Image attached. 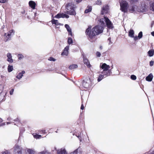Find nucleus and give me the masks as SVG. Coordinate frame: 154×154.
Returning a JSON list of instances; mask_svg holds the SVG:
<instances>
[{
    "label": "nucleus",
    "instance_id": "nucleus-51",
    "mask_svg": "<svg viewBox=\"0 0 154 154\" xmlns=\"http://www.w3.org/2000/svg\"><path fill=\"white\" fill-rule=\"evenodd\" d=\"M5 125V122H4V123H2L1 124H0V126H2L4 125Z\"/></svg>",
    "mask_w": 154,
    "mask_h": 154
},
{
    "label": "nucleus",
    "instance_id": "nucleus-58",
    "mask_svg": "<svg viewBox=\"0 0 154 154\" xmlns=\"http://www.w3.org/2000/svg\"><path fill=\"white\" fill-rule=\"evenodd\" d=\"M150 154H154V150L153 151V152H152V153Z\"/></svg>",
    "mask_w": 154,
    "mask_h": 154
},
{
    "label": "nucleus",
    "instance_id": "nucleus-42",
    "mask_svg": "<svg viewBox=\"0 0 154 154\" xmlns=\"http://www.w3.org/2000/svg\"><path fill=\"white\" fill-rule=\"evenodd\" d=\"M2 154H11V153L9 152H8V151H6L5 152H3Z\"/></svg>",
    "mask_w": 154,
    "mask_h": 154
},
{
    "label": "nucleus",
    "instance_id": "nucleus-3",
    "mask_svg": "<svg viewBox=\"0 0 154 154\" xmlns=\"http://www.w3.org/2000/svg\"><path fill=\"white\" fill-rule=\"evenodd\" d=\"M99 21L100 24L101 25V26H103L105 25L104 22H105L108 28L110 29L113 27V25L111 22L108 18L105 17H104V18L100 19Z\"/></svg>",
    "mask_w": 154,
    "mask_h": 154
},
{
    "label": "nucleus",
    "instance_id": "nucleus-30",
    "mask_svg": "<svg viewBox=\"0 0 154 154\" xmlns=\"http://www.w3.org/2000/svg\"><path fill=\"white\" fill-rule=\"evenodd\" d=\"M65 27L66 28L68 32L71 30V29L70 27L69 26L68 24H65Z\"/></svg>",
    "mask_w": 154,
    "mask_h": 154
},
{
    "label": "nucleus",
    "instance_id": "nucleus-41",
    "mask_svg": "<svg viewBox=\"0 0 154 154\" xmlns=\"http://www.w3.org/2000/svg\"><path fill=\"white\" fill-rule=\"evenodd\" d=\"M154 64V61L151 60L149 62V65L150 66H153Z\"/></svg>",
    "mask_w": 154,
    "mask_h": 154
},
{
    "label": "nucleus",
    "instance_id": "nucleus-45",
    "mask_svg": "<svg viewBox=\"0 0 154 154\" xmlns=\"http://www.w3.org/2000/svg\"><path fill=\"white\" fill-rule=\"evenodd\" d=\"M132 2H137L138 1V0H130Z\"/></svg>",
    "mask_w": 154,
    "mask_h": 154
},
{
    "label": "nucleus",
    "instance_id": "nucleus-33",
    "mask_svg": "<svg viewBox=\"0 0 154 154\" xmlns=\"http://www.w3.org/2000/svg\"><path fill=\"white\" fill-rule=\"evenodd\" d=\"M33 136L35 138L37 139L40 138L42 137V136L40 135L36 134L34 135Z\"/></svg>",
    "mask_w": 154,
    "mask_h": 154
},
{
    "label": "nucleus",
    "instance_id": "nucleus-15",
    "mask_svg": "<svg viewBox=\"0 0 154 154\" xmlns=\"http://www.w3.org/2000/svg\"><path fill=\"white\" fill-rule=\"evenodd\" d=\"M29 6L33 9L35 8L36 4L35 2L32 1H30L29 2Z\"/></svg>",
    "mask_w": 154,
    "mask_h": 154
},
{
    "label": "nucleus",
    "instance_id": "nucleus-21",
    "mask_svg": "<svg viewBox=\"0 0 154 154\" xmlns=\"http://www.w3.org/2000/svg\"><path fill=\"white\" fill-rule=\"evenodd\" d=\"M25 73V72L24 71H22L21 72L19 73L16 76V78L18 79H21L23 76V75Z\"/></svg>",
    "mask_w": 154,
    "mask_h": 154
},
{
    "label": "nucleus",
    "instance_id": "nucleus-13",
    "mask_svg": "<svg viewBox=\"0 0 154 154\" xmlns=\"http://www.w3.org/2000/svg\"><path fill=\"white\" fill-rule=\"evenodd\" d=\"M26 154H35V151L32 149L26 148L25 150Z\"/></svg>",
    "mask_w": 154,
    "mask_h": 154
},
{
    "label": "nucleus",
    "instance_id": "nucleus-52",
    "mask_svg": "<svg viewBox=\"0 0 154 154\" xmlns=\"http://www.w3.org/2000/svg\"><path fill=\"white\" fill-rule=\"evenodd\" d=\"M151 34L153 36H154V31L151 32Z\"/></svg>",
    "mask_w": 154,
    "mask_h": 154
},
{
    "label": "nucleus",
    "instance_id": "nucleus-16",
    "mask_svg": "<svg viewBox=\"0 0 154 154\" xmlns=\"http://www.w3.org/2000/svg\"><path fill=\"white\" fill-rule=\"evenodd\" d=\"M138 11L141 12H146L147 11V8L146 6L144 5L143 6H142Z\"/></svg>",
    "mask_w": 154,
    "mask_h": 154
},
{
    "label": "nucleus",
    "instance_id": "nucleus-1",
    "mask_svg": "<svg viewBox=\"0 0 154 154\" xmlns=\"http://www.w3.org/2000/svg\"><path fill=\"white\" fill-rule=\"evenodd\" d=\"M103 27L100 25L96 26L93 27L91 30L88 28L86 31V34L88 35L89 40L93 42L96 39L95 36L103 32Z\"/></svg>",
    "mask_w": 154,
    "mask_h": 154
},
{
    "label": "nucleus",
    "instance_id": "nucleus-23",
    "mask_svg": "<svg viewBox=\"0 0 154 154\" xmlns=\"http://www.w3.org/2000/svg\"><path fill=\"white\" fill-rule=\"evenodd\" d=\"M92 7L91 6H88L86 9L85 11V13H87L91 11L92 10Z\"/></svg>",
    "mask_w": 154,
    "mask_h": 154
},
{
    "label": "nucleus",
    "instance_id": "nucleus-6",
    "mask_svg": "<svg viewBox=\"0 0 154 154\" xmlns=\"http://www.w3.org/2000/svg\"><path fill=\"white\" fill-rule=\"evenodd\" d=\"M92 83H91L90 79H87L84 80L82 82V85L83 87L86 89L90 88L91 86Z\"/></svg>",
    "mask_w": 154,
    "mask_h": 154
},
{
    "label": "nucleus",
    "instance_id": "nucleus-10",
    "mask_svg": "<svg viewBox=\"0 0 154 154\" xmlns=\"http://www.w3.org/2000/svg\"><path fill=\"white\" fill-rule=\"evenodd\" d=\"M134 31L132 29H131L128 33V36L131 38H133L134 41H136L138 39V37L134 35Z\"/></svg>",
    "mask_w": 154,
    "mask_h": 154
},
{
    "label": "nucleus",
    "instance_id": "nucleus-31",
    "mask_svg": "<svg viewBox=\"0 0 154 154\" xmlns=\"http://www.w3.org/2000/svg\"><path fill=\"white\" fill-rule=\"evenodd\" d=\"M143 36V33L141 31L138 34V35L137 37H138V39H140Z\"/></svg>",
    "mask_w": 154,
    "mask_h": 154
},
{
    "label": "nucleus",
    "instance_id": "nucleus-36",
    "mask_svg": "<svg viewBox=\"0 0 154 154\" xmlns=\"http://www.w3.org/2000/svg\"><path fill=\"white\" fill-rule=\"evenodd\" d=\"M18 59L20 60H21L23 58V56L21 54H18Z\"/></svg>",
    "mask_w": 154,
    "mask_h": 154
},
{
    "label": "nucleus",
    "instance_id": "nucleus-61",
    "mask_svg": "<svg viewBox=\"0 0 154 154\" xmlns=\"http://www.w3.org/2000/svg\"><path fill=\"white\" fill-rule=\"evenodd\" d=\"M112 68H113V67L112 66Z\"/></svg>",
    "mask_w": 154,
    "mask_h": 154
},
{
    "label": "nucleus",
    "instance_id": "nucleus-54",
    "mask_svg": "<svg viewBox=\"0 0 154 154\" xmlns=\"http://www.w3.org/2000/svg\"><path fill=\"white\" fill-rule=\"evenodd\" d=\"M11 122H6L7 125H8V124H11Z\"/></svg>",
    "mask_w": 154,
    "mask_h": 154
},
{
    "label": "nucleus",
    "instance_id": "nucleus-29",
    "mask_svg": "<svg viewBox=\"0 0 154 154\" xmlns=\"http://www.w3.org/2000/svg\"><path fill=\"white\" fill-rule=\"evenodd\" d=\"M8 71L11 72L13 70V66H12L9 65L8 68Z\"/></svg>",
    "mask_w": 154,
    "mask_h": 154
},
{
    "label": "nucleus",
    "instance_id": "nucleus-18",
    "mask_svg": "<svg viewBox=\"0 0 154 154\" xmlns=\"http://www.w3.org/2000/svg\"><path fill=\"white\" fill-rule=\"evenodd\" d=\"M153 78V76L152 74L150 73L146 77V79L147 81L151 82L152 81Z\"/></svg>",
    "mask_w": 154,
    "mask_h": 154
},
{
    "label": "nucleus",
    "instance_id": "nucleus-7",
    "mask_svg": "<svg viewBox=\"0 0 154 154\" xmlns=\"http://www.w3.org/2000/svg\"><path fill=\"white\" fill-rule=\"evenodd\" d=\"M14 154H22V148L18 145H16L14 147Z\"/></svg>",
    "mask_w": 154,
    "mask_h": 154
},
{
    "label": "nucleus",
    "instance_id": "nucleus-39",
    "mask_svg": "<svg viewBox=\"0 0 154 154\" xmlns=\"http://www.w3.org/2000/svg\"><path fill=\"white\" fill-rule=\"evenodd\" d=\"M96 55L97 57H100L101 56V54L100 52H97L96 53Z\"/></svg>",
    "mask_w": 154,
    "mask_h": 154
},
{
    "label": "nucleus",
    "instance_id": "nucleus-4",
    "mask_svg": "<svg viewBox=\"0 0 154 154\" xmlns=\"http://www.w3.org/2000/svg\"><path fill=\"white\" fill-rule=\"evenodd\" d=\"M66 9L67 11L65 13L70 15H75L76 12L74 9L73 5L72 3H68L66 6Z\"/></svg>",
    "mask_w": 154,
    "mask_h": 154
},
{
    "label": "nucleus",
    "instance_id": "nucleus-27",
    "mask_svg": "<svg viewBox=\"0 0 154 154\" xmlns=\"http://www.w3.org/2000/svg\"><path fill=\"white\" fill-rule=\"evenodd\" d=\"M61 18H68L69 17V16L68 15L63 13H61Z\"/></svg>",
    "mask_w": 154,
    "mask_h": 154
},
{
    "label": "nucleus",
    "instance_id": "nucleus-20",
    "mask_svg": "<svg viewBox=\"0 0 154 154\" xmlns=\"http://www.w3.org/2000/svg\"><path fill=\"white\" fill-rule=\"evenodd\" d=\"M149 5L150 10L154 11V2H149Z\"/></svg>",
    "mask_w": 154,
    "mask_h": 154
},
{
    "label": "nucleus",
    "instance_id": "nucleus-48",
    "mask_svg": "<svg viewBox=\"0 0 154 154\" xmlns=\"http://www.w3.org/2000/svg\"><path fill=\"white\" fill-rule=\"evenodd\" d=\"M68 32L69 33V35H70L71 36H72V30H71V31Z\"/></svg>",
    "mask_w": 154,
    "mask_h": 154
},
{
    "label": "nucleus",
    "instance_id": "nucleus-43",
    "mask_svg": "<svg viewBox=\"0 0 154 154\" xmlns=\"http://www.w3.org/2000/svg\"><path fill=\"white\" fill-rule=\"evenodd\" d=\"M48 60L50 61H55V59H54L52 57H50V58Z\"/></svg>",
    "mask_w": 154,
    "mask_h": 154
},
{
    "label": "nucleus",
    "instance_id": "nucleus-34",
    "mask_svg": "<svg viewBox=\"0 0 154 154\" xmlns=\"http://www.w3.org/2000/svg\"><path fill=\"white\" fill-rule=\"evenodd\" d=\"M54 17L56 18H61V13L58 14L55 16Z\"/></svg>",
    "mask_w": 154,
    "mask_h": 154
},
{
    "label": "nucleus",
    "instance_id": "nucleus-24",
    "mask_svg": "<svg viewBox=\"0 0 154 154\" xmlns=\"http://www.w3.org/2000/svg\"><path fill=\"white\" fill-rule=\"evenodd\" d=\"M106 75H105L104 74H101V75H100L98 79H97V81L98 82H100V81L101 80H102V79L104 78H105L106 77Z\"/></svg>",
    "mask_w": 154,
    "mask_h": 154
},
{
    "label": "nucleus",
    "instance_id": "nucleus-37",
    "mask_svg": "<svg viewBox=\"0 0 154 154\" xmlns=\"http://www.w3.org/2000/svg\"><path fill=\"white\" fill-rule=\"evenodd\" d=\"M131 78L132 80H135L136 79L137 77L135 75H131Z\"/></svg>",
    "mask_w": 154,
    "mask_h": 154
},
{
    "label": "nucleus",
    "instance_id": "nucleus-35",
    "mask_svg": "<svg viewBox=\"0 0 154 154\" xmlns=\"http://www.w3.org/2000/svg\"><path fill=\"white\" fill-rule=\"evenodd\" d=\"M102 4V2L100 0H97L95 2V4L98 5H100Z\"/></svg>",
    "mask_w": 154,
    "mask_h": 154
},
{
    "label": "nucleus",
    "instance_id": "nucleus-26",
    "mask_svg": "<svg viewBox=\"0 0 154 154\" xmlns=\"http://www.w3.org/2000/svg\"><path fill=\"white\" fill-rule=\"evenodd\" d=\"M136 7V6L131 7L129 8V10L132 13L135 11Z\"/></svg>",
    "mask_w": 154,
    "mask_h": 154
},
{
    "label": "nucleus",
    "instance_id": "nucleus-19",
    "mask_svg": "<svg viewBox=\"0 0 154 154\" xmlns=\"http://www.w3.org/2000/svg\"><path fill=\"white\" fill-rule=\"evenodd\" d=\"M51 23L52 24H54L56 26L61 25V24L59 23L57 20L53 19L51 20Z\"/></svg>",
    "mask_w": 154,
    "mask_h": 154
},
{
    "label": "nucleus",
    "instance_id": "nucleus-38",
    "mask_svg": "<svg viewBox=\"0 0 154 154\" xmlns=\"http://www.w3.org/2000/svg\"><path fill=\"white\" fill-rule=\"evenodd\" d=\"M79 149H78L75 150L73 152H72L70 153V154H77L78 150Z\"/></svg>",
    "mask_w": 154,
    "mask_h": 154
},
{
    "label": "nucleus",
    "instance_id": "nucleus-57",
    "mask_svg": "<svg viewBox=\"0 0 154 154\" xmlns=\"http://www.w3.org/2000/svg\"><path fill=\"white\" fill-rule=\"evenodd\" d=\"M100 49H102V46H100Z\"/></svg>",
    "mask_w": 154,
    "mask_h": 154
},
{
    "label": "nucleus",
    "instance_id": "nucleus-5",
    "mask_svg": "<svg viewBox=\"0 0 154 154\" xmlns=\"http://www.w3.org/2000/svg\"><path fill=\"white\" fill-rule=\"evenodd\" d=\"M120 9L121 10L124 12H126L128 11V5L126 1H122L120 3Z\"/></svg>",
    "mask_w": 154,
    "mask_h": 154
},
{
    "label": "nucleus",
    "instance_id": "nucleus-60",
    "mask_svg": "<svg viewBox=\"0 0 154 154\" xmlns=\"http://www.w3.org/2000/svg\"><path fill=\"white\" fill-rule=\"evenodd\" d=\"M6 33H5V35H6Z\"/></svg>",
    "mask_w": 154,
    "mask_h": 154
},
{
    "label": "nucleus",
    "instance_id": "nucleus-9",
    "mask_svg": "<svg viewBox=\"0 0 154 154\" xmlns=\"http://www.w3.org/2000/svg\"><path fill=\"white\" fill-rule=\"evenodd\" d=\"M109 9V7L107 5H103L101 9V14L103 15L108 13Z\"/></svg>",
    "mask_w": 154,
    "mask_h": 154
},
{
    "label": "nucleus",
    "instance_id": "nucleus-32",
    "mask_svg": "<svg viewBox=\"0 0 154 154\" xmlns=\"http://www.w3.org/2000/svg\"><path fill=\"white\" fill-rule=\"evenodd\" d=\"M68 43L69 44H70L73 42L72 38L70 37H69L68 39Z\"/></svg>",
    "mask_w": 154,
    "mask_h": 154
},
{
    "label": "nucleus",
    "instance_id": "nucleus-28",
    "mask_svg": "<svg viewBox=\"0 0 154 154\" xmlns=\"http://www.w3.org/2000/svg\"><path fill=\"white\" fill-rule=\"evenodd\" d=\"M38 154H51L50 152L47 151H43L40 152Z\"/></svg>",
    "mask_w": 154,
    "mask_h": 154
},
{
    "label": "nucleus",
    "instance_id": "nucleus-25",
    "mask_svg": "<svg viewBox=\"0 0 154 154\" xmlns=\"http://www.w3.org/2000/svg\"><path fill=\"white\" fill-rule=\"evenodd\" d=\"M78 66L76 64H72L69 67V68L70 69H74L76 68H77Z\"/></svg>",
    "mask_w": 154,
    "mask_h": 154
},
{
    "label": "nucleus",
    "instance_id": "nucleus-11",
    "mask_svg": "<svg viewBox=\"0 0 154 154\" xmlns=\"http://www.w3.org/2000/svg\"><path fill=\"white\" fill-rule=\"evenodd\" d=\"M69 49V46H67L63 50V52L61 54L62 55H65L67 56L69 53L68 51Z\"/></svg>",
    "mask_w": 154,
    "mask_h": 154
},
{
    "label": "nucleus",
    "instance_id": "nucleus-47",
    "mask_svg": "<svg viewBox=\"0 0 154 154\" xmlns=\"http://www.w3.org/2000/svg\"><path fill=\"white\" fill-rule=\"evenodd\" d=\"M6 1V0H0V2L1 3H5Z\"/></svg>",
    "mask_w": 154,
    "mask_h": 154
},
{
    "label": "nucleus",
    "instance_id": "nucleus-40",
    "mask_svg": "<svg viewBox=\"0 0 154 154\" xmlns=\"http://www.w3.org/2000/svg\"><path fill=\"white\" fill-rule=\"evenodd\" d=\"M108 40L109 41V45H111V44H112V42L111 41V38H110V37H109V38H108Z\"/></svg>",
    "mask_w": 154,
    "mask_h": 154
},
{
    "label": "nucleus",
    "instance_id": "nucleus-56",
    "mask_svg": "<svg viewBox=\"0 0 154 154\" xmlns=\"http://www.w3.org/2000/svg\"><path fill=\"white\" fill-rule=\"evenodd\" d=\"M7 120L8 121H10L11 120V118H8Z\"/></svg>",
    "mask_w": 154,
    "mask_h": 154
},
{
    "label": "nucleus",
    "instance_id": "nucleus-46",
    "mask_svg": "<svg viewBox=\"0 0 154 154\" xmlns=\"http://www.w3.org/2000/svg\"><path fill=\"white\" fill-rule=\"evenodd\" d=\"M82 0H75L77 3H79Z\"/></svg>",
    "mask_w": 154,
    "mask_h": 154
},
{
    "label": "nucleus",
    "instance_id": "nucleus-50",
    "mask_svg": "<svg viewBox=\"0 0 154 154\" xmlns=\"http://www.w3.org/2000/svg\"><path fill=\"white\" fill-rule=\"evenodd\" d=\"M84 109V106L83 104H82L81 107V109L82 110H83Z\"/></svg>",
    "mask_w": 154,
    "mask_h": 154
},
{
    "label": "nucleus",
    "instance_id": "nucleus-17",
    "mask_svg": "<svg viewBox=\"0 0 154 154\" xmlns=\"http://www.w3.org/2000/svg\"><path fill=\"white\" fill-rule=\"evenodd\" d=\"M83 62L84 63L86 64L87 66L88 67H90L91 66V65L90 64V63L87 58H85V57L83 56Z\"/></svg>",
    "mask_w": 154,
    "mask_h": 154
},
{
    "label": "nucleus",
    "instance_id": "nucleus-49",
    "mask_svg": "<svg viewBox=\"0 0 154 154\" xmlns=\"http://www.w3.org/2000/svg\"><path fill=\"white\" fill-rule=\"evenodd\" d=\"M81 133H80V135H79V136H77V137L79 138V139L80 140V141H81Z\"/></svg>",
    "mask_w": 154,
    "mask_h": 154
},
{
    "label": "nucleus",
    "instance_id": "nucleus-12",
    "mask_svg": "<svg viewBox=\"0 0 154 154\" xmlns=\"http://www.w3.org/2000/svg\"><path fill=\"white\" fill-rule=\"evenodd\" d=\"M57 154H67V152L65 149L62 148L57 150Z\"/></svg>",
    "mask_w": 154,
    "mask_h": 154
},
{
    "label": "nucleus",
    "instance_id": "nucleus-44",
    "mask_svg": "<svg viewBox=\"0 0 154 154\" xmlns=\"http://www.w3.org/2000/svg\"><path fill=\"white\" fill-rule=\"evenodd\" d=\"M14 91V89H12L10 92V94L11 95H12Z\"/></svg>",
    "mask_w": 154,
    "mask_h": 154
},
{
    "label": "nucleus",
    "instance_id": "nucleus-14",
    "mask_svg": "<svg viewBox=\"0 0 154 154\" xmlns=\"http://www.w3.org/2000/svg\"><path fill=\"white\" fill-rule=\"evenodd\" d=\"M7 60L10 63H12L13 62V60L12 58V56L10 53H8L7 54Z\"/></svg>",
    "mask_w": 154,
    "mask_h": 154
},
{
    "label": "nucleus",
    "instance_id": "nucleus-55",
    "mask_svg": "<svg viewBox=\"0 0 154 154\" xmlns=\"http://www.w3.org/2000/svg\"><path fill=\"white\" fill-rule=\"evenodd\" d=\"M3 121V120L1 118H0V123L2 122Z\"/></svg>",
    "mask_w": 154,
    "mask_h": 154
},
{
    "label": "nucleus",
    "instance_id": "nucleus-53",
    "mask_svg": "<svg viewBox=\"0 0 154 154\" xmlns=\"http://www.w3.org/2000/svg\"><path fill=\"white\" fill-rule=\"evenodd\" d=\"M15 121H17L19 122H20V120L18 119V118L16 120H15Z\"/></svg>",
    "mask_w": 154,
    "mask_h": 154
},
{
    "label": "nucleus",
    "instance_id": "nucleus-2",
    "mask_svg": "<svg viewBox=\"0 0 154 154\" xmlns=\"http://www.w3.org/2000/svg\"><path fill=\"white\" fill-rule=\"evenodd\" d=\"M100 68L103 70V71L101 72L102 74H104L106 75V76H108L110 75L111 73V69H110V66L107 65L105 63H104L100 66Z\"/></svg>",
    "mask_w": 154,
    "mask_h": 154
},
{
    "label": "nucleus",
    "instance_id": "nucleus-22",
    "mask_svg": "<svg viewBox=\"0 0 154 154\" xmlns=\"http://www.w3.org/2000/svg\"><path fill=\"white\" fill-rule=\"evenodd\" d=\"M148 56L149 57L153 56L154 54V50L153 49H152L149 50L148 52Z\"/></svg>",
    "mask_w": 154,
    "mask_h": 154
},
{
    "label": "nucleus",
    "instance_id": "nucleus-8",
    "mask_svg": "<svg viewBox=\"0 0 154 154\" xmlns=\"http://www.w3.org/2000/svg\"><path fill=\"white\" fill-rule=\"evenodd\" d=\"M15 31L13 29L10 30L8 33L7 35L6 36L5 39V42L11 39V36L14 35Z\"/></svg>",
    "mask_w": 154,
    "mask_h": 154
},
{
    "label": "nucleus",
    "instance_id": "nucleus-59",
    "mask_svg": "<svg viewBox=\"0 0 154 154\" xmlns=\"http://www.w3.org/2000/svg\"><path fill=\"white\" fill-rule=\"evenodd\" d=\"M54 149H55L56 150L57 149V148L56 147H54Z\"/></svg>",
    "mask_w": 154,
    "mask_h": 154
}]
</instances>
